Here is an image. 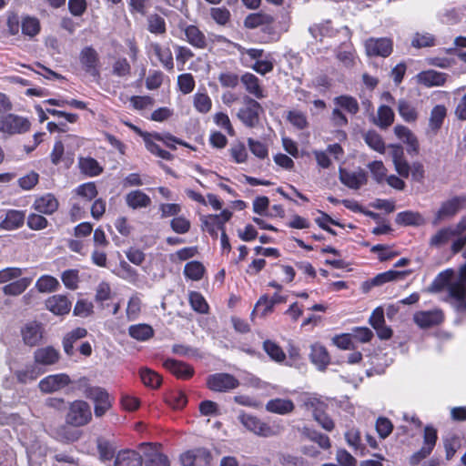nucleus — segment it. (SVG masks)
<instances>
[{
	"label": "nucleus",
	"mask_w": 466,
	"mask_h": 466,
	"mask_svg": "<svg viewBox=\"0 0 466 466\" xmlns=\"http://www.w3.org/2000/svg\"><path fill=\"white\" fill-rule=\"evenodd\" d=\"M287 119L293 127L300 130L308 127L309 126L306 115L299 110L289 111L288 113Z\"/></svg>",
	"instance_id": "obj_51"
},
{
	"label": "nucleus",
	"mask_w": 466,
	"mask_h": 466,
	"mask_svg": "<svg viewBox=\"0 0 466 466\" xmlns=\"http://www.w3.org/2000/svg\"><path fill=\"white\" fill-rule=\"evenodd\" d=\"M29 121L22 116L9 114L0 116V131L9 135L24 133L29 129Z\"/></svg>",
	"instance_id": "obj_6"
},
{
	"label": "nucleus",
	"mask_w": 466,
	"mask_h": 466,
	"mask_svg": "<svg viewBox=\"0 0 466 466\" xmlns=\"http://www.w3.org/2000/svg\"><path fill=\"white\" fill-rule=\"evenodd\" d=\"M61 279L64 285L72 290L78 287L79 275L77 269H67L62 273Z\"/></svg>",
	"instance_id": "obj_54"
},
{
	"label": "nucleus",
	"mask_w": 466,
	"mask_h": 466,
	"mask_svg": "<svg viewBox=\"0 0 466 466\" xmlns=\"http://www.w3.org/2000/svg\"><path fill=\"white\" fill-rule=\"evenodd\" d=\"M195 466H209L211 461L210 452L205 448L195 449Z\"/></svg>",
	"instance_id": "obj_64"
},
{
	"label": "nucleus",
	"mask_w": 466,
	"mask_h": 466,
	"mask_svg": "<svg viewBox=\"0 0 466 466\" xmlns=\"http://www.w3.org/2000/svg\"><path fill=\"white\" fill-rule=\"evenodd\" d=\"M59 286V281L49 275L42 276L35 283V287L39 292H53L56 290Z\"/></svg>",
	"instance_id": "obj_41"
},
{
	"label": "nucleus",
	"mask_w": 466,
	"mask_h": 466,
	"mask_svg": "<svg viewBox=\"0 0 466 466\" xmlns=\"http://www.w3.org/2000/svg\"><path fill=\"white\" fill-rule=\"evenodd\" d=\"M145 466H169L167 456L155 449H150L143 457Z\"/></svg>",
	"instance_id": "obj_34"
},
{
	"label": "nucleus",
	"mask_w": 466,
	"mask_h": 466,
	"mask_svg": "<svg viewBox=\"0 0 466 466\" xmlns=\"http://www.w3.org/2000/svg\"><path fill=\"white\" fill-rule=\"evenodd\" d=\"M244 102L245 106L239 109L237 116L245 126L254 127L258 124L262 107L258 102L248 96L244 98Z\"/></svg>",
	"instance_id": "obj_4"
},
{
	"label": "nucleus",
	"mask_w": 466,
	"mask_h": 466,
	"mask_svg": "<svg viewBox=\"0 0 466 466\" xmlns=\"http://www.w3.org/2000/svg\"><path fill=\"white\" fill-rule=\"evenodd\" d=\"M15 377L21 383H27L36 380L39 370L35 365H26L24 369L15 371Z\"/></svg>",
	"instance_id": "obj_44"
},
{
	"label": "nucleus",
	"mask_w": 466,
	"mask_h": 466,
	"mask_svg": "<svg viewBox=\"0 0 466 466\" xmlns=\"http://www.w3.org/2000/svg\"><path fill=\"white\" fill-rule=\"evenodd\" d=\"M86 398L95 402V415L102 417L112 406L107 391L100 387H89L86 390Z\"/></svg>",
	"instance_id": "obj_5"
},
{
	"label": "nucleus",
	"mask_w": 466,
	"mask_h": 466,
	"mask_svg": "<svg viewBox=\"0 0 466 466\" xmlns=\"http://www.w3.org/2000/svg\"><path fill=\"white\" fill-rule=\"evenodd\" d=\"M335 103L348 111L349 113L355 115L359 111L358 101L350 96H340L335 98Z\"/></svg>",
	"instance_id": "obj_49"
},
{
	"label": "nucleus",
	"mask_w": 466,
	"mask_h": 466,
	"mask_svg": "<svg viewBox=\"0 0 466 466\" xmlns=\"http://www.w3.org/2000/svg\"><path fill=\"white\" fill-rule=\"evenodd\" d=\"M393 430L391 421L387 419L380 417L376 421V431L381 439L387 438Z\"/></svg>",
	"instance_id": "obj_61"
},
{
	"label": "nucleus",
	"mask_w": 466,
	"mask_h": 466,
	"mask_svg": "<svg viewBox=\"0 0 466 466\" xmlns=\"http://www.w3.org/2000/svg\"><path fill=\"white\" fill-rule=\"evenodd\" d=\"M366 144L373 150L379 153H384L385 143L380 134L374 130H370L364 135Z\"/></svg>",
	"instance_id": "obj_42"
},
{
	"label": "nucleus",
	"mask_w": 466,
	"mask_h": 466,
	"mask_svg": "<svg viewBox=\"0 0 466 466\" xmlns=\"http://www.w3.org/2000/svg\"><path fill=\"white\" fill-rule=\"evenodd\" d=\"M238 385V380L229 373H215L207 378V387L215 392L229 391Z\"/></svg>",
	"instance_id": "obj_3"
},
{
	"label": "nucleus",
	"mask_w": 466,
	"mask_h": 466,
	"mask_svg": "<svg viewBox=\"0 0 466 466\" xmlns=\"http://www.w3.org/2000/svg\"><path fill=\"white\" fill-rule=\"evenodd\" d=\"M34 207L38 212L50 215L57 209L58 201L52 194H46L36 198Z\"/></svg>",
	"instance_id": "obj_28"
},
{
	"label": "nucleus",
	"mask_w": 466,
	"mask_h": 466,
	"mask_svg": "<svg viewBox=\"0 0 466 466\" xmlns=\"http://www.w3.org/2000/svg\"><path fill=\"white\" fill-rule=\"evenodd\" d=\"M21 334L25 344L33 347L41 341L43 327L36 321H30L23 327Z\"/></svg>",
	"instance_id": "obj_14"
},
{
	"label": "nucleus",
	"mask_w": 466,
	"mask_h": 466,
	"mask_svg": "<svg viewBox=\"0 0 466 466\" xmlns=\"http://www.w3.org/2000/svg\"><path fill=\"white\" fill-rule=\"evenodd\" d=\"M140 378L146 386L152 389L158 388L162 382L160 375L149 369H142L140 370Z\"/></svg>",
	"instance_id": "obj_46"
},
{
	"label": "nucleus",
	"mask_w": 466,
	"mask_h": 466,
	"mask_svg": "<svg viewBox=\"0 0 466 466\" xmlns=\"http://www.w3.org/2000/svg\"><path fill=\"white\" fill-rule=\"evenodd\" d=\"M417 79L420 84L425 86H440L446 82L447 75L435 70H427L418 74Z\"/></svg>",
	"instance_id": "obj_20"
},
{
	"label": "nucleus",
	"mask_w": 466,
	"mask_h": 466,
	"mask_svg": "<svg viewBox=\"0 0 466 466\" xmlns=\"http://www.w3.org/2000/svg\"><path fill=\"white\" fill-rule=\"evenodd\" d=\"M263 349L267 354L276 361H283L286 355L282 349L271 340H266L263 343Z\"/></svg>",
	"instance_id": "obj_50"
},
{
	"label": "nucleus",
	"mask_w": 466,
	"mask_h": 466,
	"mask_svg": "<svg viewBox=\"0 0 466 466\" xmlns=\"http://www.w3.org/2000/svg\"><path fill=\"white\" fill-rule=\"evenodd\" d=\"M92 418L89 405L84 400H76L70 404L66 422L73 426L86 425Z\"/></svg>",
	"instance_id": "obj_2"
},
{
	"label": "nucleus",
	"mask_w": 466,
	"mask_h": 466,
	"mask_svg": "<svg viewBox=\"0 0 466 466\" xmlns=\"http://www.w3.org/2000/svg\"><path fill=\"white\" fill-rule=\"evenodd\" d=\"M87 335V330L84 328H76L70 332H68L64 339H63V347L65 352L68 356H72L74 354V343L85 338Z\"/></svg>",
	"instance_id": "obj_31"
},
{
	"label": "nucleus",
	"mask_w": 466,
	"mask_h": 466,
	"mask_svg": "<svg viewBox=\"0 0 466 466\" xmlns=\"http://www.w3.org/2000/svg\"><path fill=\"white\" fill-rule=\"evenodd\" d=\"M240 81L248 93L258 99L265 97L260 81L254 74L248 72L245 73L241 76Z\"/></svg>",
	"instance_id": "obj_19"
},
{
	"label": "nucleus",
	"mask_w": 466,
	"mask_h": 466,
	"mask_svg": "<svg viewBox=\"0 0 466 466\" xmlns=\"http://www.w3.org/2000/svg\"><path fill=\"white\" fill-rule=\"evenodd\" d=\"M23 274V269L17 267H9L0 270V284L13 282Z\"/></svg>",
	"instance_id": "obj_53"
},
{
	"label": "nucleus",
	"mask_w": 466,
	"mask_h": 466,
	"mask_svg": "<svg viewBox=\"0 0 466 466\" xmlns=\"http://www.w3.org/2000/svg\"><path fill=\"white\" fill-rule=\"evenodd\" d=\"M189 302L196 311L200 313H206L208 311V306L200 293L195 291L191 292L189 294Z\"/></svg>",
	"instance_id": "obj_59"
},
{
	"label": "nucleus",
	"mask_w": 466,
	"mask_h": 466,
	"mask_svg": "<svg viewBox=\"0 0 466 466\" xmlns=\"http://www.w3.org/2000/svg\"><path fill=\"white\" fill-rule=\"evenodd\" d=\"M148 30L152 34L163 35L166 33L165 19L159 15L154 14L148 16Z\"/></svg>",
	"instance_id": "obj_48"
},
{
	"label": "nucleus",
	"mask_w": 466,
	"mask_h": 466,
	"mask_svg": "<svg viewBox=\"0 0 466 466\" xmlns=\"http://www.w3.org/2000/svg\"><path fill=\"white\" fill-rule=\"evenodd\" d=\"M410 274L408 270H389L380 274H378L373 279L372 284L375 286L382 285L386 282L402 279L404 277Z\"/></svg>",
	"instance_id": "obj_38"
},
{
	"label": "nucleus",
	"mask_w": 466,
	"mask_h": 466,
	"mask_svg": "<svg viewBox=\"0 0 466 466\" xmlns=\"http://www.w3.org/2000/svg\"><path fill=\"white\" fill-rule=\"evenodd\" d=\"M394 134L409 147V151L415 154L419 152V141L413 132L403 125H397L394 127Z\"/></svg>",
	"instance_id": "obj_21"
},
{
	"label": "nucleus",
	"mask_w": 466,
	"mask_h": 466,
	"mask_svg": "<svg viewBox=\"0 0 466 466\" xmlns=\"http://www.w3.org/2000/svg\"><path fill=\"white\" fill-rule=\"evenodd\" d=\"M239 420L247 430L254 432L258 436L270 437L275 434L274 430L270 426L261 421L255 416L249 414H242L239 416Z\"/></svg>",
	"instance_id": "obj_10"
},
{
	"label": "nucleus",
	"mask_w": 466,
	"mask_h": 466,
	"mask_svg": "<svg viewBox=\"0 0 466 466\" xmlns=\"http://www.w3.org/2000/svg\"><path fill=\"white\" fill-rule=\"evenodd\" d=\"M76 192L78 196H80L81 198H85L87 201L92 200L97 195L96 187L93 182H88L80 185L76 189Z\"/></svg>",
	"instance_id": "obj_56"
},
{
	"label": "nucleus",
	"mask_w": 466,
	"mask_h": 466,
	"mask_svg": "<svg viewBox=\"0 0 466 466\" xmlns=\"http://www.w3.org/2000/svg\"><path fill=\"white\" fill-rule=\"evenodd\" d=\"M457 235V232L451 228H442L433 235L430 240L431 246H441L449 241V239Z\"/></svg>",
	"instance_id": "obj_52"
},
{
	"label": "nucleus",
	"mask_w": 466,
	"mask_h": 466,
	"mask_svg": "<svg viewBox=\"0 0 466 466\" xmlns=\"http://www.w3.org/2000/svg\"><path fill=\"white\" fill-rule=\"evenodd\" d=\"M365 50L369 56L387 57L392 52V41L387 37H371L366 40Z\"/></svg>",
	"instance_id": "obj_7"
},
{
	"label": "nucleus",
	"mask_w": 466,
	"mask_h": 466,
	"mask_svg": "<svg viewBox=\"0 0 466 466\" xmlns=\"http://www.w3.org/2000/svg\"><path fill=\"white\" fill-rule=\"evenodd\" d=\"M377 115V118H374L373 122L376 126L382 129L389 127L394 122V112L388 106H380L378 108Z\"/></svg>",
	"instance_id": "obj_32"
},
{
	"label": "nucleus",
	"mask_w": 466,
	"mask_h": 466,
	"mask_svg": "<svg viewBox=\"0 0 466 466\" xmlns=\"http://www.w3.org/2000/svg\"><path fill=\"white\" fill-rule=\"evenodd\" d=\"M25 221V213L20 210H8L5 218L0 223L1 228L5 230H14L20 228Z\"/></svg>",
	"instance_id": "obj_26"
},
{
	"label": "nucleus",
	"mask_w": 466,
	"mask_h": 466,
	"mask_svg": "<svg viewBox=\"0 0 466 466\" xmlns=\"http://www.w3.org/2000/svg\"><path fill=\"white\" fill-rule=\"evenodd\" d=\"M339 180L350 188L358 189L367 181L366 175L363 172H349L345 169H339Z\"/></svg>",
	"instance_id": "obj_23"
},
{
	"label": "nucleus",
	"mask_w": 466,
	"mask_h": 466,
	"mask_svg": "<svg viewBox=\"0 0 466 466\" xmlns=\"http://www.w3.org/2000/svg\"><path fill=\"white\" fill-rule=\"evenodd\" d=\"M273 22V17L267 14L254 13L248 15L244 20L247 28H256L262 25H268Z\"/></svg>",
	"instance_id": "obj_39"
},
{
	"label": "nucleus",
	"mask_w": 466,
	"mask_h": 466,
	"mask_svg": "<svg viewBox=\"0 0 466 466\" xmlns=\"http://www.w3.org/2000/svg\"><path fill=\"white\" fill-rule=\"evenodd\" d=\"M205 272L204 266L198 261H190L185 265L184 274L192 280H199Z\"/></svg>",
	"instance_id": "obj_45"
},
{
	"label": "nucleus",
	"mask_w": 466,
	"mask_h": 466,
	"mask_svg": "<svg viewBox=\"0 0 466 466\" xmlns=\"http://www.w3.org/2000/svg\"><path fill=\"white\" fill-rule=\"evenodd\" d=\"M466 205V197H454L444 201L436 214L434 223L455 216Z\"/></svg>",
	"instance_id": "obj_8"
},
{
	"label": "nucleus",
	"mask_w": 466,
	"mask_h": 466,
	"mask_svg": "<svg viewBox=\"0 0 466 466\" xmlns=\"http://www.w3.org/2000/svg\"><path fill=\"white\" fill-rule=\"evenodd\" d=\"M446 116L447 108L445 106H435L430 113L428 127L425 130L426 136L430 137H435L441 129Z\"/></svg>",
	"instance_id": "obj_9"
},
{
	"label": "nucleus",
	"mask_w": 466,
	"mask_h": 466,
	"mask_svg": "<svg viewBox=\"0 0 466 466\" xmlns=\"http://www.w3.org/2000/svg\"><path fill=\"white\" fill-rule=\"evenodd\" d=\"M423 222V218L420 214L412 211L400 212L396 216V223L400 225L410 226L420 225Z\"/></svg>",
	"instance_id": "obj_43"
},
{
	"label": "nucleus",
	"mask_w": 466,
	"mask_h": 466,
	"mask_svg": "<svg viewBox=\"0 0 466 466\" xmlns=\"http://www.w3.org/2000/svg\"><path fill=\"white\" fill-rule=\"evenodd\" d=\"M411 45L416 48L432 46L435 45V38L429 33H417L412 38Z\"/></svg>",
	"instance_id": "obj_55"
},
{
	"label": "nucleus",
	"mask_w": 466,
	"mask_h": 466,
	"mask_svg": "<svg viewBox=\"0 0 466 466\" xmlns=\"http://www.w3.org/2000/svg\"><path fill=\"white\" fill-rule=\"evenodd\" d=\"M193 105L197 111L207 114L211 109L212 101L206 93H197L194 96Z\"/></svg>",
	"instance_id": "obj_47"
},
{
	"label": "nucleus",
	"mask_w": 466,
	"mask_h": 466,
	"mask_svg": "<svg viewBox=\"0 0 466 466\" xmlns=\"http://www.w3.org/2000/svg\"><path fill=\"white\" fill-rule=\"evenodd\" d=\"M22 32L25 35L34 36L40 29L39 22L35 18L26 17L22 21Z\"/></svg>",
	"instance_id": "obj_63"
},
{
	"label": "nucleus",
	"mask_w": 466,
	"mask_h": 466,
	"mask_svg": "<svg viewBox=\"0 0 466 466\" xmlns=\"http://www.w3.org/2000/svg\"><path fill=\"white\" fill-rule=\"evenodd\" d=\"M31 282V278L20 277L13 282L5 285L2 291L6 296H19L30 286Z\"/></svg>",
	"instance_id": "obj_30"
},
{
	"label": "nucleus",
	"mask_w": 466,
	"mask_h": 466,
	"mask_svg": "<svg viewBox=\"0 0 466 466\" xmlns=\"http://www.w3.org/2000/svg\"><path fill=\"white\" fill-rule=\"evenodd\" d=\"M79 60L86 73L93 76L98 75V55L93 47L86 46L83 48L79 55Z\"/></svg>",
	"instance_id": "obj_15"
},
{
	"label": "nucleus",
	"mask_w": 466,
	"mask_h": 466,
	"mask_svg": "<svg viewBox=\"0 0 466 466\" xmlns=\"http://www.w3.org/2000/svg\"><path fill=\"white\" fill-rule=\"evenodd\" d=\"M163 366L179 379H189L194 374V369L185 363L173 359L164 361Z\"/></svg>",
	"instance_id": "obj_18"
},
{
	"label": "nucleus",
	"mask_w": 466,
	"mask_h": 466,
	"mask_svg": "<svg viewBox=\"0 0 466 466\" xmlns=\"http://www.w3.org/2000/svg\"><path fill=\"white\" fill-rule=\"evenodd\" d=\"M70 383V379L66 374L49 375L40 380L38 387L44 393L57 391Z\"/></svg>",
	"instance_id": "obj_12"
},
{
	"label": "nucleus",
	"mask_w": 466,
	"mask_h": 466,
	"mask_svg": "<svg viewBox=\"0 0 466 466\" xmlns=\"http://www.w3.org/2000/svg\"><path fill=\"white\" fill-rule=\"evenodd\" d=\"M303 406L312 413L313 418L326 408V404L315 397H307L303 401Z\"/></svg>",
	"instance_id": "obj_58"
},
{
	"label": "nucleus",
	"mask_w": 466,
	"mask_h": 466,
	"mask_svg": "<svg viewBox=\"0 0 466 466\" xmlns=\"http://www.w3.org/2000/svg\"><path fill=\"white\" fill-rule=\"evenodd\" d=\"M310 360L319 370H325L330 361L329 355L325 347L319 344L311 346Z\"/></svg>",
	"instance_id": "obj_25"
},
{
	"label": "nucleus",
	"mask_w": 466,
	"mask_h": 466,
	"mask_svg": "<svg viewBox=\"0 0 466 466\" xmlns=\"http://www.w3.org/2000/svg\"><path fill=\"white\" fill-rule=\"evenodd\" d=\"M96 447L99 454V459L102 461H111L116 455V446L115 445V443L107 440L102 438L97 439Z\"/></svg>",
	"instance_id": "obj_33"
},
{
	"label": "nucleus",
	"mask_w": 466,
	"mask_h": 466,
	"mask_svg": "<svg viewBox=\"0 0 466 466\" xmlns=\"http://www.w3.org/2000/svg\"><path fill=\"white\" fill-rule=\"evenodd\" d=\"M143 456L134 450L119 451L114 461L113 466H142Z\"/></svg>",
	"instance_id": "obj_16"
},
{
	"label": "nucleus",
	"mask_w": 466,
	"mask_h": 466,
	"mask_svg": "<svg viewBox=\"0 0 466 466\" xmlns=\"http://www.w3.org/2000/svg\"><path fill=\"white\" fill-rule=\"evenodd\" d=\"M466 266L461 268V278L457 281L448 283V276L441 273L438 279L431 285L430 291L439 292L446 285L448 288L449 298L453 300L454 307L459 309H466Z\"/></svg>",
	"instance_id": "obj_1"
},
{
	"label": "nucleus",
	"mask_w": 466,
	"mask_h": 466,
	"mask_svg": "<svg viewBox=\"0 0 466 466\" xmlns=\"http://www.w3.org/2000/svg\"><path fill=\"white\" fill-rule=\"evenodd\" d=\"M179 28L183 30L186 41L193 47L205 49L208 46V39L205 34L197 25L180 24Z\"/></svg>",
	"instance_id": "obj_11"
},
{
	"label": "nucleus",
	"mask_w": 466,
	"mask_h": 466,
	"mask_svg": "<svg viewBox=\"0 0 466 466\" xmlns=\"http://www.w3.org/2000/svg\"><path fill=\"white\" fill-rule=\"evenodd\" d=\"M46 308L55 315H66L70 312L72 302L61 294L49 297L45 302Z\"/></svg>",
	"instance_id": "obj_13"
},
{
	"label": "nucleus",
	"mask_w": 466,
	"mask_h": 466,
	"mask_svg": "<svg viewBox=\"0 0 466 466\" xmlns=\"http://www.w3.org/2000/svg\"><path fill=\"white\" fill-rule=\"evenodd\" d=\"M34 358L36 363L53 365L59 360V352L53 347H44L35 351Z\"/></svg>",
	"instance_id": "obj_27"
},
{
	"label": "nucleus",
	"mask_w": 466,
	"mask_h": 466,
	"mask_svg": "<svg viewBox=\"0 0 466 466\" xmlns=\"http://www.w3.org/2000/svg\"><path fill=\"white\" fill-rule=\"evenodd\" d=\"M79 167L83 173L89 177H96L102 173L103 168L93 157H80Z\"/></svg>",
	"instance_id": "obj_36"
},
{
	"label": "nucleus",
	"mask_w": 466,
	"mask_h": 466,
	"mask_svg": "<svg viewBox=\"0 0 466 466\" xmlns=\"http://www.w3.org/2000/svg\"><path fill=\"white\" fill-rule=\"evenodd\" d=\"M177 85L179 86V90L183 94H189L195 88V80L191 74L185 73L177 77Z\"/></svg>",
	"instance_id": "obj_57"
},
{
	"label": "nucleus",
	"mask_w": 466,
	"mask_h": 466,
	"mask_svg": "<svg viewBox=\"0 0 466 466\" xmlns=\"http://www.w3.org/2000/svg\"><path fill=\"white\" fill-rule=\"evenodd\" d=\"M294 408V403L290 400L279 398L270 400L266 404V410L268 411L280 415H285L292 412Z\"/></svg>",
	"instance_id": "obj_29"
},
{
	"label": "nucleus",
	"mask_w": 466,
	"mask_h": 466,
	"mask_svg": "<svg viewBox=\"0 0 466 466\" xmlns=\"http://www.w3.org/2000/svg\"><path fill=\"white\" fill-rule=\"evenodd\" d=\"M202 228L207 230L212 237L218 238V230L223 231L225 226L223 221L219 220V217L208 215L201 217Z\"/></svg>",
	"instance_id": "obj_35"
},
{
	"label": "nucleus",
	"mask_w": 466,
	"mask_h": 466,
	"mask_svg": "<svg viewBox=\"0 0 466 466\" xmlns=\"http://www.w3.org/2000/svg\"><path fill=\"white\" fill-rule=\"evenodd\" d=\"M397 110L400 117L407 123H415L419 118V111L415 105L404 98L398 101Z\"/></svg>",
	"instance_id": "obj_22"
},
{
	"label": "nucleus",
	"mask_w": 466,
	"mask_h": 466,
	"mask_svg": "<svg viewBox=\"0 0 466 466\" xmlns=\"http://www.w3.org/2000/svg\"><path fill=\"white\" fill-rule=\"evenodd\" d=\"M129 335L137 340H147L153 337L154 330L147 324L132 325L128 329Z\"/></svg>",
	"instance_id": "obj_40"
},
{
	"label": "nucleus",
	"mask_w": 466,
	"mask_h": 466,
	"mask_svg": "<svg viewBox=\"0 0 466 466\" xmlns=\"http://www.w3.org/2000/svg\"><path fill=\"white\" fill-rule=\"evenodd\" d=\"M210 15L215 22L220 25H226L230 18L229 11L225 7H213L210 9Z\"/></svg>",
	"instance_id": "obj_62"
},
{
	"label": "nucleus",
	"mask_w": 466,
	"mask_h": 466,
	"mask_svg": "<svg viewBox=\"0 0 466 466\" xmlns=\"http://www.w3.org/2000/svg\"><path fill=\"white\" fill-rule=\"evenodd\" d=\"M152 48L163 66L167 70L174 68L173 56L168 47H162L159 44H153Z\"/></svg>",
	"instance_id": "obj_37"
},
{
	"label": "nucleus",
	"mask_w": 466,
	"mask_h": 466,
	"mask_svg": "<svg viewBox=\"0 0 466 466\" xmlns=\"http://www.w3.org/2000/svg\"><path fill=\"white\" fill-rule=\"evenodd\" d=\"M443 316L441 311H419L413 316L414 322L420 328H430L442 321Z\"/></svg>",
	"instance_id": "obj_17"
},
{
	"label": "nucleus",
	"mask_w": 466,
	"mask_h": 466,
	"mask_svg": "<svg viewBox=\"0 0 466 466\" xmlns=\"http://www.w3.org/2000/svg\"><path fill=\"white\" fill-rule=\"evenodd\" d=\"M127 205L133 208H145L151 205V198L141 190H132L126 195Z\"/></svg>",
	"instance_id": "obj_24"
},
{
	"label": "nucleus",
	"mask_w": 466,
	"mask_h": 466,
	"mask_svg": "<svg viewBox=\"0 0 466 466\" xmlns=\"http://www.w3.org/2000/svg\"><path fill=\"white\" fill-rule=\"evenodd\" d=\"M279 463L281 466H306L305 461L302 457L289 453H280L279 455Z\"/></svg>",
	"instance_id": "obj_60"
}]
</instances>
